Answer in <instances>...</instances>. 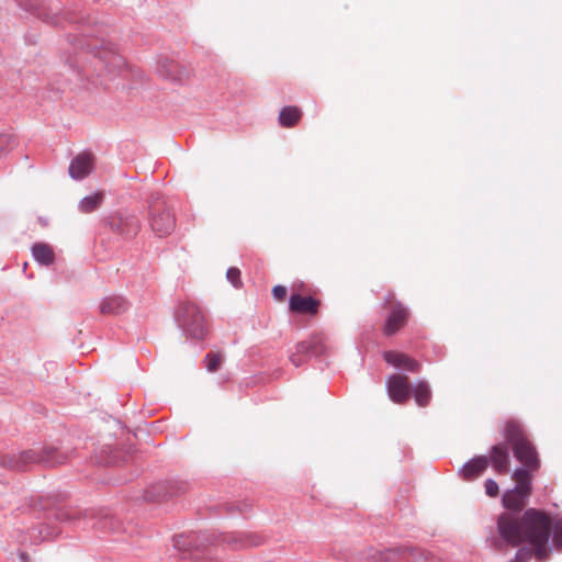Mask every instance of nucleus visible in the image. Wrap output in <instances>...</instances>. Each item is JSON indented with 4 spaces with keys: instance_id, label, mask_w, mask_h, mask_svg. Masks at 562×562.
<instances>
[{
    "instance_id": "obj_1",
    "label": "nucleus",
    "mask_w": 562,
    "mask_h": 562,
    "mask_svg": "<svg viewBox=\"0 0 562 562\" xmlns=\"http://www.w3.org/2000/svg\"><path fill=\"white\" fill-rule=\"evenodd\" d=\"M551 525L550 516L533 508L527 509L521 517L510 513L502 514L497 520L499 537L512 547L528 543L532 549H519L510 562H527L532 554L539 562L546 561L550 553L548 542Z\"/></svg>"
},
{
    "instance_id": "obj_2",
    "label": "nucleus",
    "mask_w": 562,
    "mask_h": 562,
    "mask_svg": "<svg viewBox=\"0 0 562 562\" xmlns=\"http://www.w3.org/2000/svg\"><path fill=\"white\" fill-rule=\"evenodd\" d=\"M505 438L510 446L515 458L522 464L517 470H527L528 475L540 469L541 461L536 446L529 439L522 426L515 420L507 422L505 426Z\"/></svg>"
},
{
    "instance_id": "obj_3",
    "label": "nucleus",
    "mask_w": 562,
    "mask_h": 562,
    "mask_svg": "<svg viewBox=\"0 0 562 562\" xmlns=\"http://www.w3.org/2000/svg\"><path fill=\"white\" fill-rule=\"evenodd\" d=\"M178 324L193 338L203 339L206 326L202 312L191 302H182L176 312Z\"/></svg>"
},
{
    "instance_id": "obj_4",
    "label": "nucleus",
    "mask_w": 562,
    "mask_h": 562,
    "mask_svg": "<svg viewBox=\"0 0 562 562\" xmlns=\"http://www.w3.org/2000/svg\"><path fill=\"white\" fill-rule=\"evenodd\" d=\"M513 480L516 482V487L504 493L503 505L508 509L520 512L531 494L532 479L527 470H515Z\"/></svg>"
},
{
    "instance_id": "obj_5",
    "label": "nucleus",
    "mask_w": 562,
    "mask_h": 562,
    "mask_svg": "<svg viewBox=\"0 0 562 562\" xmlns=\"http://www.w3.org/2000/svg\"><path fill=\"white\" fill-rule=\"evenodd\" d=\"M384 305L389 308V314L383 326V334L385 336H393L407 324L409 311L402 302L395 299V294L392 292L386 295Z\"/></svg>"
},
{
    "instance_id": "obj_6",
    "label": "nucleus",
    "mask_w": 562,
    "mask_h": 562,
    "mask_svg": "<svg viewBox=\"0 0 562 562\" xmlns=\"http://www.w3.org/2000/svg\"><path fill=\"white\" fill-rule=\"evenodd\" d=\"M18 458L21 462L23 471L27 470L33 464L43 463L49 467H54L66 461V456L58 452L53 447L24 450L18 452Z\"/></svg>"
},
{
    "instance_id": "obj_7",
    "label": "nucleus",
    "mask_w": 562,
    "mask_h": 562,
    "mask_svg": "<svg viewBox=\"0 0 562 562\" xmlns=\"http://www.w3.org/2000/svg\"><path fill=\"white\" fill-rule=\"evenodd\" d=\"M150 226L159 236L169 235L176 226V220L166 203L159 199L150 203Z\"/></svg>"
},
{
    "instance_id": "obj_8",
    "label": "nucleus",
    "mask_w": 562,
    "mask_h": 562,
    "mask_svg": "<svg viewBox=\"0 0 562 562\" xmlns=\"http://www.w3.org/2000/svg\"><path fill=\"white\" fill-rule=\"evenodd\" d=\"M375 562H435L430 554L416 548H396L373 555Z\"/></svg>"
},
{
    "instance_id": "obj_9",
    "label": "nucleus",
    "mask_w": 562,
    "mask_h": 562,
    "mask_svg": "<svg viewBox=\"0 0 562 562\" xmlns=\"http://www.w3.org/2000/svg\"><path fill=\"white\" fill-rule=\"evenodd\" d=\"M387 394L396 404H403L409 397V382L406 375L392 374L386 382Z\"/></svg>"
},
{
    "instance_id": "obj_10",
    "label": "nucleus",
    "mask_w": 562,
    "mask_h": 562,
    "mask_svg": "<svg viewBox=\"0 0 562 562\" xmlns=\"http://www.w3.org/2000/svg\"><path fill=\"white\" fill-rule=\"evenodd\" d=\"M93 169V156L90 153H81L69 165V176L75 180H81L89 176Z\"/></svg>"
},
{
    "instance_id": "obj_11",
    "label": "nucleus",
    "mask_w": 562,
    "mask_h": 562,
    "mask_svg": "<svg viewBox=\"0 0 562 562\" xmlns=\"http://www.w3.org/2000/svg\"><path fill=\"white\" fill-rule=\"evenodd\" d=\"M319 301L312 296L292 294L289 302L290 311L299 314L316 315L318 313Z\"/></svg>"
},
{
    "instance_id": "obj_12",
    "label": "nucleus",
    "mask_w": 562,
    "mask_h": 562,
    "mask_svg": "<svg viewBox=\"0 0 562 562\" xmlns=\"http://www.w3.org/2000/svg\"><path fill=\"white\" fill-rule=\"evenodd\" d=\"M384 360L395 368L403 369L409 372H418L420 364L409 356L398 351H386Z\"/></svg>"
},
{
    "instance_id": "obj_13",
    "label": "nucleus",
    "mask_w": 562,
    "mask_h": 562,
    "mask_svg": "<svg viewBox=\"0 0 562 562\" xmlns=\"http://www.w3.org/2000/svg\"><path fill=\"white\" fill-rule=\"evenodd\" d=\"M491 461L494 470L499 474H506L509 470V453L504 445H495L490 452L488 462Z\"/></svg>"
},
{
    "instance_id": "obj_14",
    "label": "nucleus",
    "mask_w": 562,
    "mask_h": 562,
    "mask_svg": "<svg viewBox=\"0 0 562 562\" xmlns=\"http://www.w3.org/2000/svg\"><path fill=\"white\" fill-rule=\"evenodd\" d=\"M488 467V458L479 456L470 460L461 469L462 477L467 481H472L481 476Z\"/></svg>"
},
{
    "instance_id": "obj_15",
    "label": "nucleus",
    "mask_w": 562,
    "mask_h": 562,
    "mask_svg": "<svg viewBox=\"0 0 562 562\" xmlns=\"http://www.w3.org/2000/svg\"><path fill=\"white\" fill-rule=\"evenodd\" d=\"M296 351L301 355L322 356L326 352V346L323 338L313 337L310 340L301 341L296 345Z\"/></svg>"
},
{
    "instance_id": "obj_16",
    "label": "nucleus",
    "mask_w": 562,
    "mask_h": 562,
    "mask_svg": "<svg viewBox=\"0 0 562 562\" xmlns=\"http://www.w3.org/2000/svg\"><path fill=\"white\" fill-rule=\"evenodd\" d=\"M32 255L38 263L44 266H50L55 261L54 249L46 243H35L32 246Z\"/></svg>"
},
{
    "instance_id": "obj_17",
    "label": "nucleus",
    "mask_w": 562,
    "mask_h": 562,
    "mask_svg": "<svg viewBox=\"0 0 562 562\" xmlns=\"http://www.w3.org/2000/svg\"><path fill=\"white\" fill-rule=\"evenodd\" d=\"M302 115L300 108L294 105L284 106L279 113V124L285 128L293 127L300 122Z\"/></svg>"
},
{
    "instance_id": "obj_18",
    "label": "nucleus",
    "mask_w": 562,
    "mask_h": 562,
    "mask_svg": "<svg viewBox=\"0 0 562 562\" xmlns=\"http://www.w3.org/2000/svg\"><path fill=\"white\" fill-rule=\"evenodd\" d=\"M127 308V303L122 296H109L100 304V311L105 315H117Z\"/></svg>"
},
{
    "instance_id": "obj_19",
    "label": "nucleus",
    "mask_w": 562,
    "mask_h": 562,
    "mask_svg": "<svg viewBox=\"0 0 562 562\" xmlns=\"http://www.w3.org/2000/svg\"><path fill=\"white\" fill-rule=\"evenodd\" d=\"M412 392L418 406L425 407L429 404L431 400V391L427 382L419 381Z\"/></svg>"
},
{
    "instance_id": "obj_20",
    "label": "nucleus",
    "mask_w": 562,
    "mask_h": 562,
    "mask_svg": "<svg viewBox=\"0 0 562 562\" xmlns=\"http://www.w3.org/2000/svg\"><path fill=\"white\" fill-rule=\"evenodd\" d=\"M104 199V195L102 192H97L91 195L85 196L79 202V210L82 213H91L100 207Z\"/></svg>"
},
{
    "instance_id": "obj_21",
    "label": "nucleus",
    "mask_w": 562,
    "mask_h": 562,
    "mask_svg": "<svg viewBox=\"0 0 562 562\" xmlns=\"http://www.w3.org/2000/svg\"><path fill=\"white\" fill-rule=\"evenodd\" d=\"M0 467L13 471H23L18 453L0 454Z\"/></svg>"
},
{
    "instance_id": "obj_22",
    "label": "nucleus",
    "mask_w": 562,
    "mask_h": 562,
    "mask_svg": "<svg viewBox=\"0 0 562 562\" xmlns=\"http://www.w3.org/2000/svg\"><path fill=\"white\" fill-rule=\"evenodd\" d=\"M223 361L221 352H210L205 357L206 368L210 372H215L220 369Z\"/></svg>"
},
{
    "instance_id": "obj_23",
    "label": "nucleus",
    "mask_w": 562,
    "mask_h": 562,
    "mask_svg": "<svg viewBox=\"0 0 562 562\" xmlns=\"http://www.w3.org/2000/svg\"><path fill=\"white\" fill-rule=\"evenodd\" d=\"M226 278L235 288H239L241 285L240 270L238 268H229L226 272Z\"/></svg>"
},
{
    "instance_id": "obj_24",
    "label": "nucleus",
    "mask_w": 562,
    "mask_h": 562,
    "mask_svg": "<svg viewBox=\"0 0 562 562\" xmlns=\"http://www.w3.org/2000/svg\"><path fill=\"white\" fill-rule=\"evenodd\" d=\"M554 528L553 542L558 549H562V518L557 520L554 526L551 525V528Z\"/></svg>"
},
{
    "instance_id": "obj_25",
    "label": "nucleus",
    "mask_w": 562,
    "mask_h": 562,
    "mask_svg": "<svg viewBox=\"0 0 562 562\" xmlns=\"http://www.w3.org/2000/svg\"><path fill=\"white\" fill-rule=\"evenodd\" d=\"M484 486H485V493L490 497H496L498 495L499 487H498V484L494 480H492V479L486 480L484 483Z\"/></svg>"
},
{
    "instance_id": "obj_26",
    "label": "nucleus",
    "mask_w": 562,
    "mask_h": 562,
    "mask_svg": "<svg viewBox=\"0 0 562 562\" xmlns=\"http://www.w3.org/2000/svg\"><path fill=\"white\" fill-rule=\"evenodd\" d=\"M286 288L283 285H276L272 289L273 297L278 301H283L286 296Z\"/></svg>"
},
{
    "instance_id": "obj_27",
    "label": "nucleus",
    "mask_w": 562,
    "mask_h": 562,
    "mask_svg": "<svg viewBox=\"0 0 562 562\" xmlns=\"http://www.w3.org/2000/svg\"><path fill=\"white\" fill-rule=\"evenodd\" d=\"M11 138L8 135H0V155L3 154L10 146Z\"/></svg>"
},
{
    "instance_id": "obj_28",
    "label": "nucleus",
    "mask_w": 562,
    "mask_h": 562,
    "mask_svg": "<svg viewBox=\"0 0 562 562\" xmlns=\"http://www.w3.org/2000/svg\"><path fill=\"white\" fill-rule=\"evenodd\" d=\"M101 59H109L110 63L115 64L119 60V56H116L113 52L108 50L103 55L99 56Z\"/></svg>"
},
{
    "instance_id": "obj_29",
    "label": "nucleus",
    "mask_w": 562,
    "mask_h": 562,
    "mask_svg": "<svg viewBox=\"0 0 562 562\" xmlns=\"http://www.w3.org/2000/svg\"><path fill=\"white\" fill-rule=\"evenodd\" d=\"M305 355H301V353H297V351H295V353H293L291 357H290V361L295 366V367H299L301 366V363L303 362V357Z\"/></svg>"
},
{
    "instance_id": "obj_30",
    "label": "nucleus",
    "mask_w": 562,
    "mask_h": 562,
    "mask_svg": "<svg viewBox=\"0 0 562 562\" xmlns=\"http://www.w3.org/2000/svg\"><path fill=\"white\" fill-rule=\"evenodd\" d=\"M261 542H262V538L258 537V536H255L251 539H249L248 544L252 546V547H256V546H259Z\"/></svg>"
}]
</instances>
